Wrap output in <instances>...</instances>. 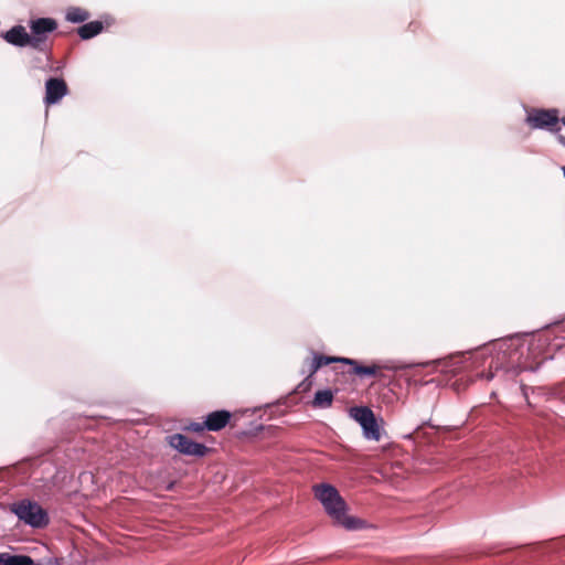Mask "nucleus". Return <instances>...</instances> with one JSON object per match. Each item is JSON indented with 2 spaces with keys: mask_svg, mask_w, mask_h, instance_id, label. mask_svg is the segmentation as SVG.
Segmentation results:
<instances>
[{
  "mask_svg": "<svg viewBox=\"0 0 565 565\" xmlns=\"http://www.w3.org/2000/svg\"><path fill=\"white\" fill-rule=\"evenodd\" d=\"M188 429L194 433H202L203 430H206V427L204 426V422L202 423H191L188 426Z\"/></svg>",
  "mask_w": 565,
  "mask_h": 565,
  "instance_id": "obj_18",
  "label": "nucleus"
},
{
  "mask_svg": "<svg viewBox=\"0 0 565 565\" xmlns=\"http://www.w3.org/2000/svg\"><path fill=\"white\" fill-rule=\"evenodd\" d=\"M2 38L10 44L15 46H30V38L23 25H14L7 31Z\"/></svg>",
  "mask_w": 565,
  "mask_h": 565,
  "instance_id": "obj_11",
  "label": "nucleus"
},
{
  "mask_svg": "<svg viewBox=\"0 0 565 565\" xmlns=\"http://www.w3.org/2000/svg\"><path fill=\"white\" fill-rule=\"evenodd\" d=\"M68 93V87L63 78L51 77L45 83V97L46 105L58 103Z\"/></svg>",
  "mask_w": 565,
  "mask_h": 565,
  "instance_id": "obj_8",
  "label": "nucleus"
},
{
  "mask_svg": "<svg viewBox=\"0 0 565 565\" xmlns=\"http://www.w3.org/2000/svg\"><path fill=\"white\" fill-rule=\"evenodd\" d=\"M313 492L335 524L347 530L364 527L365 522L363 520L347 515V503L333 486L328 483L316 484L313 486Z\"/></svg>",
  "mask_w": 565,
  "mask_h": 565,
  "instance_id": "obj_1",
  "label": "nucleus"
},
{
  "mask_svg": "<svg viewBox=\"0 0 565 565\" xmlns=\"http://www.w3.org/2000/svg\"><path fill=\"white\" fill-rule=\"evenodd\" d=\"M89 12L85 9L73 7L66 12V20L73 23H82L89 18Z\"/></svg>",
  "mask_w": 565,
  "mask_h": 565,
  "instance_id": "obj_14",
  "label": "nucleus"
},
{
  "mask_svg": "<svg viewBox=\"0 0 565 565\" xmlns=\"http://www.w3.org/2000/svg\"><path fill=\"white\" fill-rule=\"evenodd\" d=\"M562 122L565 126V117L562 118Z\"/></svg>",
  "mask_w": 565,
  "mask_h": 565,
  "instance_id": "obj_21",
  "label": "nucleus"
},
{
  "mask_svg": "<svg viewBox=\"0 0 565 565\" xmlns=\"http://www.w3.org/2000/svg\"><path fill=\"white\" fill-rule=\"evenodd\" d=\"M17 516L33 527H43L49 523L47 513L38 503L21 501L13 505Z\"/></svg>",
  "mask_w": 565,
  "mask_h": 565,
  "instance_id": "obj_4",
  "label": "nucleus"
},
{
  "mask_svg": "<svg viewBox=\"0 0 565 565\" xmlns=\"http://www.w3.org/2000/svg\"><path fill=\"white\" fill-rule=\"evenodd\" d=\"M169 445L188 456L203 457L209 451L207 447L190 439L182 434H174L168 437Z\"/></svg>",
  "mask_w": 565,
  "mask_h": 565,
  "instance_id": "obj_6",
  "label": "nucleus"
},
{
  "mask_svg": "<svg viewBox=\"0 0 565 565\" xmlns=\"http://www.w3.org/2000/svg\"><path fill=\"white\" fill-rule=\"evenodd\" d=\"M30 46L39 52L50 50L49 35L57 29L56 20L52 18H39L30 21Z\"/></svg>",
  "mask_w": 565,
  "mask_h": 565,
  "instance_id": "obj_3",
  "label": "nucleus"
},
{
  "mask_svg": "<svg viewBox=\"0 0 565 565\" xmlns=\"http://www.w3.org/2000/svg\"><path fill=\"white\" fill-rule=\"evenodd\" d=\"M557 140H558V142H559L562 146H564V147H565V137H564L563 135H558V136H557Z\"/></svg>",
  "mask_w": 565,
  "mask_h": 565,
  "instance_id": "obj_20",
  "label": "nucleus"
},
{
  "mask_svg": "<svg viewBox=\"0 0 565 565\" xmlns=\"http://www.w3.org/2000/svg\"><path fill=\"white\" fill-rule=\"evenodd\" d=\"M312 386L311 377L307 376L298 386L297 392L298 393H305L308 392Z\"/></svg>",
  "mask_w": 565,
  "mask_h": 565,
  "instance_id": "obj_17",
  "label": "nucleus"
},
{
  "mask_svg": "<svg viewBox=\"0 0 565 565\" xmlns=\"http://www.w3.org/2000/svg\"><path fill=\"white\" fill-rule=\"evenodd\" d=\"M13 555L0 554V565H9Z\"/></svg>",
  "mask_w": 565,
  "mask_h": 565,
  "instance_id": "obj_19",
  "label": "nucleus"
},
{
  "mask_svg": "<svg viewBox=\"0 0 565 565\" xmlns=\"http://www.w3.org/2000/svg\"><path fill=\"white\" fill-rule=\"evenodd\" d=\"M493 350L497 351V355L491 358V362L489 364V372L487 374L481 373L480 376L484 377L487 381H490L494 376V371H499L501 369L510 370L515 365V356L518 355L516 349L510 341H499L492 345Z\"/></svg>",
  "mask_w": 565,
  "mask_h": 565,
  "instance_id": "obj_2",
  "label": "nucleus"
},
{
  "mask_svg": "<svg viewBox=\"0 0 565 565\" xmlns=\"http://www.w3.org/2000/svg\"><path fill=\"white\" fill-rule=\"evenodd\" d=\"M318 366L312 358H308L303 361L302 373H308L309 377H312L318 372Z\"/></svg>",
  "mask_w": 565,
  "mask_h": 565,
  "instance_id": "obj_16",
  "label": "nucleus"
},
{
  "mask_svg": "<svg viewBox=\"0 0 565 565\" xmlns=\"http://www.w3.org/2000/svg\"><path fill=\"white\" fill-rule=\"evenodd\" d=\"M558 121V111L556 109H534L526 117V122L533 129L553 130Z\"/></svg>",
  "mask_w": 565,
  "mask_h": 565,
  "instance_id": "obj_7",
  "label": "nucleus"
},
{
  "mask_svg": "<svg viewBox=\"0 0 565 565\" xmlns=\"http://www.w3.org/2000/svg\"><path fill=\"white\" fill-rule=\"evenodd\" d=\"M564 177H565V167L563 168Z\"/></svg>",
  "mask_w": 565,
  "mask_h": 565,
  "instance_id": "obj_22",
  "label": "nucleus"
},
{
  "mask_svg": "<svg viewBox=\"0 0 565 565\" xmlns=\"http://www.w3.org/2000/svg\"><path fill=\"white\" fill-rule=\"evenodd\" d=\"M333 402V393L331 390H322L318 391L315 394V398L312 401V406L315 408H328L332 405Z\"/></svg>",
  "mask_w": 565,
  "mask_h": 565,
  "instance_id": "obj_13",
  "label": "nucleus"
},
{
  "mask_svg": "<svg viewBox=\"0 0 565 565\" xmlns=\"http://www.w3.org/2000/svg\"><path fill=\"white\" fill-rule=\"evenodd\" d=\"M312 359L315 360L318 369H321L324 365H329L331 363H342L345 358H339V356H327L323 354H317L315 353Z\"/></svg>",
  "mask_w": 565,
  "mask_h": 565,
  "instance_id": "obj_15",
  "label": "nucleus"
},
{
  "mask_svg": "<svg viewBox=\"0 0 565 565\" xmlns=\"http://www.w3.org/2000/svg\"><path fill=\"white\" fill-rule=\"evenodd\" d=\"M350 415L361 425L365 438L375 441L381 439L380 426L371 408L366 406H355L350 409Z\"/></svg>",
  "mask_w": 565,
  "mask_h": 565,
  "instance_id": "obj_5",
  "label": "nucleus"
},
{
  "mask_svg": "<svg viewBox=\"0 0 565 565\" xmlns=\"http://www.w3.org/2000/svg\"><path fill=\"white\" fill-rule=\"evenodd\" d=\"M342 361L343 364L350 366V370L348 371L349 374L359 376H377L382 370V366L375 363L371 365H361L359 361L349 358H345Z\"/></svg>",
  "mask_w": 565,
  "mask_h": 565,
  "instance_id": "obj_10",
  "label": "nucleus"
},
{
  "mask_svg": "<svg viewBox=\"0 0 565 565\" xmlns=\"http://www.w3.org/2000/svg\"><path fill=\"white\" fill-rule=\"evenodd\" d=\"M232 414L228 411H215L207 414L204 426L209 431H218L230 423Z\"/></svg>",
  "mask_w": 565,
  "mask_h": 565,
  "instance_id": "obj_9",
  "label": "nucleus"
},
{
  "mask_svg": "<svg viewBox=\"0 0 565 565\" xmlns=\"http://www.w3.org/2000/svg\"><path fill=\"white\" fill-rule=\"evenodd\" d=\"M104 29V25L100 21H92L86 24H83L77 29V34L83 40H89L97 34H99Z\"/></svg>",
  "mask_w": 565,
  "mask_h": 565,
  "instance_id": "obj_12",
  "label": "nucleus"
}]
</instances>
